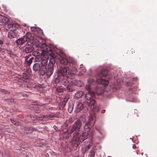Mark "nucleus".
<instances>
[{"label": "nucleus", "mask_w": 157, "mask_h": 157, "mask_svg": "<svg viewBox=\"0 0 157 157\" xmlns=\"http://www.w3.org/2000/svg\"><path fill=\"white\" fill-rule=\"evenodd\" d=\"M42 53H45L44 54V57L39 56V62H40L41 65V74H46L48 76L50 77L52 75L54 70V67H55L56 61L55 59L53 57L49 59L45 57L46 55H48V50L46 51L42 50Z\"/></svg>", "instance_id": "obj_1"}, {"label": "nucleus", "mask_w": 157, "mask_h": 157, "mask_svg": "<svg viewBox=\"0 0 157 157\" xmlns=\"http://www.w3.org/2000/svg\"><path fill=\"white\" fill-rule=\"evenodd\" d=\"M95 117L94 113L90 114L89 121L86 123L84 127V131L80 135H77L74 138V140L77 141L76 146H78L80 143L87 138L92 124H94V121L93 122V121L95 119Z\"/></svg>", "instance_id": "obj_2"}, {"label": "nucleus", "mask_w": 157, "mask_h": 157, "mask_svg": "<svg viewBox=\"0 0 157 157\" xmlns=\"http://www.w3.org/2000/svg\"><path fill=\"white\" fill-rule=\"evenodd\" d=\"M35 45L36 47H41L42 44H40L38 40L34 38L31 39L26 43L27 46L24 49L25 52L26 53H29L32 52L34 50L33 46Z\"/></svg>", "instance_id": "obj_3"}, {"label": "nucleus", "mask_w": 157, "mask_h": 157, "mask_svg": "<svg viewBox=\"0 0 157 157\" xmlns=\"http://www.w3.org/2000/svg\"><path fill=\"white\" fill-rule=\"evenodd\" d=\"M81 121L79 120H77L72 125L71 128L70 132L73 133L75 131L73 134V138L72 143L74 144L75 146H76V141L74 140V138L76 137L77 135H80V134L78 133V132L82 126Z\"/></svg>", "instance_id": "obj_4"}, {"label": "nucleus", "mask_w": 157, "mask_h": 157, "mask_svg": "<svg viewBox=\"0 0 157 157\" xmlns=\"http://www.w3.org/2000/svg\"><path fill=\"white\" fill-rule=\"evenodd\" d=\"M57 77L59 78L67 77L70 78L72 74L69 68L65 67H61L59 69L57 70Z\"/></svg>", "instance_id": "obj_5"}, {"label": "nucleus", "mask_w": 157, "mask_h": 157, "mask_svg": "<svg viewBox=\"0 0 157 157\" xmlns=\"http://www.w3.org/2000/svg\"><path fill=\"white\" fill-rule=\"evenodd\" d=\"M108 74V71L107 69H104L102 70L98 75L99 78L97 79L98 83L100 84L106 86L109 84L108 80L101 78V77H106Z\"/></svg>", "instance_id": "obj_6"}, {"label": "nucleus", "mask_w": 157, "mask_h": 157, "mask_svg": "<svg viewBox=\"0 0 157 157\" xmlns=\"http://www.w3.org/2000/svg\"><path fill=\"white\" fill-rule=\"evenodd\" d=\"M53 57L55 59H58L61 63L64 65H66L69 62L67 60L58 53L55 54Z\"/></svg>", "instance_id": "obj_7"}, {"label": "nucleus", "mask_w": 157, "mask_h": 157, "mask_svg": "<svg viewBox=\"0 0 157 157\" xmlns=\"http://www.w3.org/2000/svg\"><path fill=\"white\" fill-rule=\"evenodd\" d=\"M31 39L27 36H24L18 39L16 42L17 45L21 46L25 43L27 42Z\"/></svg>", "instance_id": "obj_8"}, {"label": "nucleus", "mask_w": 157, "mask_h": 157, "mask_svg": "<svg viewBox=\"0 0 157 157\" xmlns=\"http://www.w3.org/2000/svg\"><path fill=\"white\" fill-rule=\"evenodd\" d=\"M67 78V77H57L55 79V82L56 83L59 82H60L63 85L66 86L68 85L69 81L67 79H66V78Z\"/></svg>", "instance_id": "obj_9"}, {"label": "nucleus", "mask_w": 157, "mask_h": 157, "mask_svg": "<svg viewBox=\"0 0 157 157\" xmlns=\"http://www.w3.org/2000/svg\"><path fill=\"white\" fill-rule=\"evenodd\" d=\"M33 70L35 71H39L40 74L41 75H46V74H41V66H40V63H37L34 64L33 66Z\"/></svg>", "instance_id": "obj_10"}, {"label": "nucleus", "mask_w": 157, "mask_h": 157, "mask_svg": "<svg viewBox=\"0 0 157 157\" xmlns=\"http://www.w3.org/2000/svg\"><path fill=\"white\" fill-rule=\"evenodd\" d=\"M75 111L79 112L83 108V104L82 103H77L75 107Z\"/></svg>", "instance_id": "obj_11"}, {"label": "nucleus", "mask_w": 157, "mask_h": 157, "mask_svg": "<svg viewBox=\"0 0 157 157\" xmlns=\"http://www.w3.org/2000/svg\"><path fill=\"white\" fill-rule=\"evenodd\" d=\"M94 92L89 91L86 94L85 98L87 100H90L91 99L92 97L94 96Z\"/></svg>", "instance_id": "obj_12"}, {"label": "nucleus", "mask_w": 157, "mask_h": 157, "mask_svg": "<svg viewBox=\"0 0 157 157\" xmlns=\"http://www.w3.org/2000/svg\"><path fill=\"white\" fill-rule=\"evenodd\" d=\"M91 145L90 144H88L87 145L83 144L82 145L81 151L83 154H84L89 149Z\"/></svg>", "instance_id": "obj_13"}, {"label": "nucleus", "mask_w": 157, "mask_h": 157, "mask_svg": "<svg viewBox=\"0 0 157 157\" xmlns=\"http://www.w3.org/2000/svg\"><path fill=\"white\" fill-rule=\"evenodd\" d=\"M9 20L7 17L0 14V22L6 24L8 22Z\"/></svg>", "instance_id": "obj_14"}, {"label": "nucleus", "mask_w": 157, "mask_h": 157, "mask_svg": "<svg viewBox=\"0 0 157 157\" xmlns=\"http://www.w3.org/2000/svg\"><path fill=\"white\" fill-rule=\"evenodd\" d=\"M72 133L70 132V129L69 130H67L63 134V137L66 139H68Z\"/></svg>", "instance_id": "obj_15"}, {"label": "nucleus", "mask_w": 157, "mask_h": 157, "mask_svg": "<svg viewBox=\"0 0 157 157\" xmlns=\"http://www.w3.org/2000/svg\"><path fill=\"white\" fill-rule=\"evenodd\" d=\"M104 92L103 90L100 87H97L95 89V93H96L98 95H100L102 94Z\"/></svg>", "instance_id": "obj_16"}, {"label": "nucleus", "mask_w": 157, "mask_h": 157, "mask_svg": "<svg viewBox=\"0 0 157 157\" xmlns=\"http://www.w3.org/2000/svg\"><path fill=\"white\" fill-rule=\"evenodd\" d=\"M8 36L9 38L11 39L16 36V34L14 31H11L8 33Z\"/></svg>", "instance_id": "obj_17"}, {"label": "nucleus", "mask_w": 157, "mask_h": 157, "mask_svg": "<svg viewBox=\"0 0 157 157\" xmlns=\"http://www.w3.org/2000/svg\"><path fill=\"white\" fill-rule=\"evenodd\" d=\"M11 122L14 125L16 126H21V123L16 121L13 119H10Z\"/></svg>", "instance_id": "obj_18"}, {"label": "nucleus", "mask_w": 157, "mask_h": 157, "mask_svg": "<svg viewBox=\"0 0 157 157\" xmlns=\"http://www.w3.org/2000/svg\"><path fill=\"white\" fill-rule=\"evenodd\" d=\"M74 85L71 84H69L66 86L67 90L70 92H72L74 90Z\"/></svg>", "instance_id": "obj_19"}, {"label": "nucleus", "mask_w": 157, "mask_h": 157, "mask_svg": "<svg viewBox=\"0 0 157 157\" xmlns=\"http://www.w3.org/2000/svg\"><path fill=\"white\" fill-rule=\"evenodd\" d=\"M29 75L26 73H23L21 77L22 80L24 81H26L29 78Z\"/></svg>", "instance_id": "obj_20"}, {"label": "nucleus", "mask_w": 157, "mask_h": 157, "mask_svg": "<svg viewBox=\"0 0 157 157\" xmlns=\"http://www.w3.org/2000/svg\"><path fill=\"white\" fill-rule=\"evenodd\" d=\"M83 94V93L82 91H78L75 94V97L78 98H81Z\"/></svg>", "instance_id": "obj_21"}, {"label": "nucleus", "mask_w": 157, "mask_h": 157, "mask_svg": "<svg viewBox=\"0 0 157 157\" xmlns=\"http://www.w3.org/2000/svg\"><path fill=\"white\" fill-rule=\"evenodd\" d=\"M74 105L72 103H68V111L70 113H71L73 109Z\"/></svg>", "instance_id": "obj_22"}, {"label": "nucleus", "mask_w": 157, "mask_h": 157, "mask_svg": "<svg viewBox=\"0 0 157 157\" xmlns=\"http://www.w3.org/2000/svg\"><path fill=\"white\" fill-rule=\"evenodd\" d=\"M12 29H10V31H13L15 30L16 29L18 28L19 27V25L13 23L12 24Z\"/></svg>", "instance_id": "obj_23"}, {"label": "nucleus", "mask_w": 157, "mask_h": 157, "mask_svg": "<svg viewBox=\"0 0 157 157\" xmlns=\"http://www.w3.org/2000/svg\"><path fill=\"white\" fill-rule=\"evenodd\" d=\"M34 59V57H32L26 61L25 62L26 63L27 65L29 67L31 65Z\"/></svg>", "instance_id": "obj_24"}, {"label": "nucleus", "mask_w": 157, "mask_h": 157, "mask_svg": "<svg viewBox=\"0 0 157 157\" xmlns=\"http://www.w3.org/2000/svg\"><path fill=\"white\" fill-rule=\"evenodd\" d=\"M32 129V127H25V131L27 133H31L33 132Z\"/></svg>", "instance_id": "obj_25"}, {"label": "nucleus", "mask_w": 157, "mask_h": 157, "mask_svg": "<svg viewBox=\"0 0 157 157\" xmlns=\"http://www.w3.org/2000/svg\"><path fill=\"white\" fill-rule=\"evenodd\" d=\"M95 152L94 149H93L90 151V152L88 155V157H94Z\"/></svg>", "instance_id": "obj_26"}, {"label": "nucleus", "mask_w": 157, "mask_h": 157, "mask_svg": "<svg viewBox=\"0 0 157 157\" xmlns=\"http://www.w3.org/2000/svg\"><path fill=\"white\" fill-rule=\"evenodd\" d=\"M57 92L58 93H61L63 91L64 89L62 86L58 87L56 89Z\"/></svg>", "instance_id": "obj_27"}, {"label": "nucleus", "mask_w": 157, "mask_h": 157, "mask_svg": "<svg viewBox=\"0 0 157 157\" xmlns=\"http://www.w3.org/2000/svg\"><path fill=\"white\" fill-rule=\"evenodd\" d=\"M99 110V107L98 106H94L93 107V111L94 112H97Z\"/></svg>", "instance_id": "obj_28"}, {"label": "nucleus", "mask_w": 157, "mask_h": 157, "mask_svg": "<svg viewBox=\"0 0 157 157\" xmlns=\"http://www.w3.org/2000/svg\"><path fill=\"white\" fill-rule=\"evenodd\" d=\"M38 107L39 106L38 105H34V106L33 107V108L34 109L36 113H39L40 112V111L39 109H36V108H39Z\"/></svg>", "instance_id": "obj_29"}, {"label": "nucleus", "mask_w": 157, "mask_h": 157, "mask_svg": "<svg viewBox=\"0 0 157 157\" xmlns=\"http://www.w3.org/2000/svg\"><path fill=\"white\" fill-rule=\"evenodd\" d=\"M95 101L94 100H92L90 101V102L88 103V104L90 106H92L94 105V104L95 103Z\"/></svg>", "instance_id": "obj_30"}, {"label": "nucleus", "mask_w": 157, "mask_h": 157, "mask_svg": "<svg viewBox=\"0 0 157 157\" xmlns=\"http://www.w3.org/2000/svg\"><path fill=\"white\" fill-rule=\"evenodd\" d=\"M90 86L89 84L86 85V86L85 89L86 90H87L88 92L90 91Z\"/></svg>", "instance_id": "obj_31"}, {"label": "nucleus", "mask_w": 157, "mask_h": 157, "mask_svg": "<svg viewBox=\"0 0 157 157\" xmlns=\"http://www.w3.org/2000/svg\"><path fill=\"white\" fill-rule=\"evenodd\" d=\"M1 92L2 93H4L5 94H8L9 93V92H8L7 91H6L5 90H4V89H1Z\"/></svg>", "instance_id": "obj_32"}, {"label": "nucleus", "mask_w": 157, "mask_h": 157, "mask_svg": "<svg viewBox=\"0 0 157 157\" xmlns=\"http://www.w3.org/2000/svg\"><path fill=\"white\" fill-rule=\"evenodd\" d=\"M70 62L73 65H75L76 64V62L74 59H71Z\"/></svg>", "instance_id": "obj_33"}, {"label": "nucleus", "mask_w": 157, "mask_h": 157, "mask_svg": "<svg viewBox=\"0 0 157 157\" xmlns=\"http://www.w3.org/2000/svg\"><path fill=\"white\" fill-rule=\"evenodd\" d=\"M31 56V55H29L28 56H26L25 57V62L28 60V59L29 58V56Z\"/></svg>", "instance_id": "obj_34"}, {"label": "nucleus", "mask_w": 157, "mask_h": 157, "mask_svg": "<svg viewBox=\"0 0 157 157\" xmlns=\"http://www.w3.org/2000/svg\"><path fill=\"white\" fill-rule=\"evenodd\" d=\"M12 24H9L7 25V27L10 30V29H12Z\"/></svg>", "instance_id": "obj_35"}, {"label": "nucleus", "mask_w": 157, "mask_h": 157, "mask_svg": "<svg viewBox=\"0 0 157 157\" xmlns=\"http://www.w3.org/2000/svg\"><path fill=\"white\" fill-rule=\"evenodd\" d=\"M53 128L56 131H59V130L58 129V128L56 125L53 126Z\"/></svg>", "instance_id": "obj_36"}, {"label": "nucleus", "mask_w": 157, "mask_h": 157, "mask_svg": "<svg viewBox=\"0 0 157 157\" xmlns=\"http://www.w3.org/2000/svg\"><path fill=\"white\" fill-rule=\"evenodd\" d=\"M82 120L83 122H84L85 121V115H83L82 116Z\"/></svg>", "instance_id": "obj_37"}, {"label": "nucleus", "mask_w": 157, "mask_h": 157, "mask_svg": "<svg viewBox=\"0 0 157 157\" xmlns=\"http://www.w3.org/2000/svg\"><path fill=\"white\" fill-rule=\"evenodd\" d=\"M66 104L65 102H63L60 104L61 106L62 107H64L65 106V105H66Z\"/></svg>", "instance_id": "obj_38"}, {"label": "nucleus", "mask_w": 157, "mask_h": 157, "mask_svg": "<svg viewBox=\"0 0 157 157\" xmlns=\"http://www.w3.org/2000/svg\"><path fill=\"white\" fill-rule=\"evenodd\" d=\"M74 120L73 119L72 117H71L69 119V121L70 122H72Z\"/></svg>", "instance_id": "obj_39"}, {"label": "nucleus", "mask_w": 157, "mask_h": 157, "mask_svg": "<svg viewBox=\"0 0 157 157\" xmlns=\"http://www.w3.org/2000/svg\"><path fill=\"white\" fill-rule=\"evenodd\" d=\"M3 44V41L2 40L0 39V46H2Z\"/></svg>", "instance_id": "obj_40"}, {"label": "nucleus", "mask_w": 157, "mask_h": 157, "mask_svg": "<svg viewBox=\"0 0 157 157\" xmlns=\"http://www.w3.org/2000/svg\"><path fill=\"white\" fill-rule=\"evenodd\" d=\"M6 100L8 101L9 104H10V103H11L12 101H13V100L12 99H10V100L7 99H6Z\"/></svg>", "instance_id": "obj_41"}, {"label": "nucleus", "mask_w": 157, "mask_h": 157, "mask_svg": "<svg viewBox=\"0 0 157 157\" xmlns=\"http://www.w3.org/2000/svg\"><path fill=\"white\" fill-rule=\"evenodd\" d=\"M32 130H32L33 132L34 131H37V128H34L33 127H32Z\"/></svg>", "instance_id": "obj_42"}, {"label": "nucleus", "mask_w": 157, "mask_h": 157, "mask_svg": "<svg viewBox=\"0 0 157 157\" xmlns=\"http://www.w3.org/2000/svg\"><path fill=\"white\" fill-rule=\"evenodd\" d=\"M138 79L137 77H136L133 78V80L136 81L138 80Z\"/></svg>", "instance_id": "obj_43"}, {"label": "nucleus", "mask_w": 157, "mask_h": 157, "mask_svg": "<svg viewBox=\"0 0 157 157\" xmlns=\"http://www.w3.org/2000/svg\"><path fill=\"white\" fill-rule=\"evenodd\" d=\"M54 116L53 115H51L50 114H49L48 116V117H54Z\"/></svg>", "instance_id": "obj_44"}, {"label": "nucleus", "mask_w": 157, "mask_h": 157, "mask_svg": "<svg viewBox=\"0 0 157 157\" xmlns=\"http://www.w3.org/2000/svg\"><path fill=\"white\" fill-rule=\"evenodd\" d=\"M67 98H64V99H63V102H65V103H66V102L67 101Z\"/></svg>", "instance_id": "obj_45"}, {"label": "nucleus", "mask_w": 157, "mask_h": 157, "mask_svg": "<svg viewBox=\"0 0 157 157\" xmlns=\"http://www.w3.org/2000/svg\"><path fill=\"white\" fill-rule=\"evenodd\" d=\"M132 147L133 149H135L136 148V146L135 145H133L132 146Z\"/></svg>", "instance_id": "obj_46"}, {"label": "nucleus", "mask_w": 157, "mask_h": 157, "mask_svg": "<svg viewBox=\"0 0 157 157\" xmlns=\"http://www.w3.org/2000/svg\"><path fill=\"white\" fill-rule=\"evenodd\" d=\"M105 110H102L101 112L102 113H104L105 112Z\"/></svg>", "instance_id": "obj_47"}, {"label": "nucleus", "mask_w": 157, "mask_h": 157, "mask_svg": "<svg viewBox=\"0 0 157 157\" xmlns=\"http://www.w3.org/2000/svg\"><path fill=\"white\" fill-rule=\"evenodd\" d=\"M41 118H44L45 117L44 116L42 115L41 117Z\"/></svg>", "instance_id": "obj_48"}, {"label": "nucleus", "mask_w": 157, "mask_h": 157, "mask_svg": "<svg viewBox=\"0 0 157 157\" xmlns=\"http://www.w3.org/2000/svg\"><path fill=\"white\" fill-rule=\"evenodd\" d=\"M35 29L34 27H32L31 28V30H32L33 29Z\"/></svg>", "instance_id": "obj_49"}, {"label": "nucleus", "mask_w": 157, "mask_h": 157, "mask_svg": "<svg viewBox=\"0 0 157 157\" xmlns=\"http://www.w3.org/2000/svg\"><path fill=\"white\" fill-rule=\"evenodd\" d=\"M43 45H44V46H46V44H43Z\"/></svg>", "instance_id": "obj_50"}, {"label": "nucleus", "mask_w": 157, "mask_h": 157, "mask_svg": "<svg viewBox=\"0 0 157 157\" xmlns=\"http://www.w3.org/2000/svg\"><path fill=\"white\" fill-rule=\"evenodd\" d=\"M129 82H128L127 84H128V85H129Z\"/></svg>", "instance_id": "obj_51"}, {"label": "nucleus", "mask_w": 157, "mask_h": 157, "mask_svg": "<svg viewBox=\"0 0 157 157\" xmlns=\"http://www.w3.org/2000/svg\"><path fill=\"white\" fill-rule=\"evenodd\" d=\"M133 84V83H131L130 85H132Z\"/></svg>", "instance_id": "obj_52"}, {"label": "nucleus", "mask_w": 157, "mask_h": 157, "mask_svg": "<svg viewBox=\"0 0 157 157\" xmlns=\"http://www.w3.org/2000/svg\"><path fill=\"white\" fill-rule=\"evenodd\" d=\"M48 155V153H47L46 154V156H47Z\"/></svg>", "instance_id": "obj_53"}, {"label": "nucleus", "mask_w": 157, "mask_h": 157, "mask_svg": "<svg viewBox=\"0 0 157 157\" xmlns=\"http://www.w3.org/2000/svg\"><path fill=\"white\" fill-rule=\"evenodd\" d=\"M108 157H111L110 156H108Z\"/></svg>", "instance_id": "obj_54"}, {"label": "nucleus", "mask_w": 157, "mask_h": 157, "mask_svg": "<svg viewBox=\"0 0 157 157\" xmlns=\"http://www.w3.org/2000/svg\"><path fill=\"white\" fill-rule=\"evenodd\" d=\"M82 64H81V65H80V66H82Z\"/></svg>", "instance_id": "obj_55"}, {"label": "nucleus", "mask_w": 157, "mask_h": 157, "mask_svg": "<svg viewBox=\"0 0 157 157\" xmlns=\"http://www.w3.org/2000/svg\"><path fill=\"white\" fill-rule=\"evenodd\" d=\"M85 71H86V70H85V71H84V72H85Z\"/></svg>", "instance_id": "obj_56"}, {"label": "nucleus", "mask_w": 157, "mask_h": 157, "mask_svg": "<svg viewBox=\"0 0 157 157\" xmlns=\"http://www.w3.org/2000/svg\"><path fill=\"white\" fill-rule=\"evenodd\" d=\"M9 157H11L10 156H9Z\"/></svg>", "instance_id": "obj_57"}, {"label": "nucleus", "mask_w": 157, "mask_h": 157, "mask_svg": "<svg viewBox=\"0 0 157 157\" xmlns=\"http://www.w3.org/2000/svg\"><path fill=\"white\" fill-rule=\"evenodd\" d=\"M9 157H11L10 156H9Z\"/></svg>", "instance_id": "obj_58"}, {"label": "nucleus", "mask_w": 157, "mask_h": 157, "mask_svg": "<svg viewBox=\"0 0 157 157\" xmlns=\"http://www.w3.org/2000/svg\"><path fill=\"white\" fill-rule=\"evenodd\" d=\"M0 49H1V48H0Z\"/></svg>", "instance_id": "obj_59"}]
</instances>
